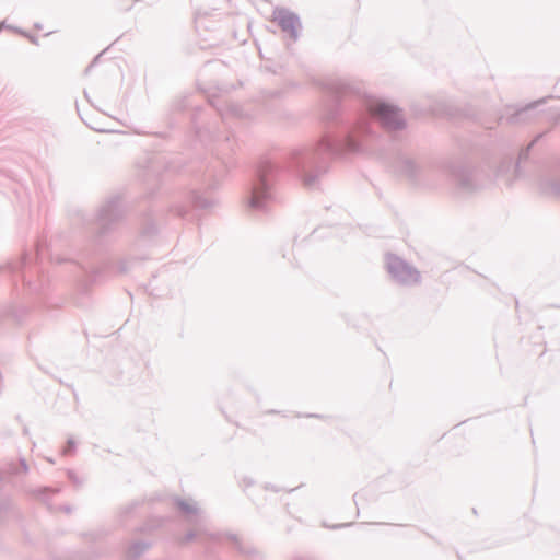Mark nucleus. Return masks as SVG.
<instances>
[{
    "label": "nucleus",
    "mask_w": 560,
    "mask_h": 560,
    "mask_svg": "<svg viewBox=\"0 0 560 560\" xmlns=\"http://www.w3.org/2000/svg\"><path fill=\"white\" fill-rule=\"evenodd\" d=\"M372 110L388 128H398L401 125L398 110L388 104H376Z\"/></svg>",
    "instance_id": "obj_1"
},
{
    "label": "nucleus",
    "mask_w": 560,
    "mask_h": 560,
    "mask_svg": "<svg viewBox=\"0 0 560 560\" xmlns=\"http://www.w3.org/2000/svg\"><path fill=\"white\" fill-rule=\"evenodd\" d=\"M388 268L393 277L400 283L417 282L419 280V272L398 259L392 260Z\"/></svg>",
    "instance_id": "obj_2"
},
{
    "label": "nucleus",
    "mask_w": 560,
    "mask_h": 560,
    "mask_svg": "<svg viewBox=\"0 0 560 560\" xmlns=\"http://www.w3.org/2000/svg\"><path fill=\"white\" fill-rule=\"evenodd\" d=\"M273 20L283 31L289 32L290 34H294L299 26L296 16L283 9L275 11Z\"/></svg>",
    "instance_id": "obj_3"
},
{
    "label": "nucleus",
    "mask_w": 560,
    "mask_h": 560,
    "mask_svg": "<svg viewBox=\"0 0 560 560\" xmlns=\"http://www.w3.org/2000/svg\"><path fill=\"white\" fill-rule=\"evenodd\" d=\"M267 196L266 186L253 191L252 206H259L261 200Z\"/></svg>",
    "instance_id": "obj_4"
}]
</instances>
